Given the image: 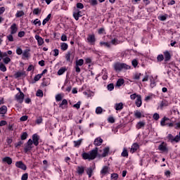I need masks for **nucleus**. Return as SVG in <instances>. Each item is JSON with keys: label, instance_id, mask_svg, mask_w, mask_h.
I'll return each mask as SVG.
<instances>
[{"label": "nucleus", "instance_id": "obj_1", "mask_svg": "<svg viewBox=\"0 0 180 180\" xmlns=\"http://www.w3.org/2000/svg\"><path fill=\"white\" fill-rule=\"evenodd\" d=\"M98 148H95L89 153H83L82 157L84 160H89V161H92V160H95L96 157H98V158H103L107 157L108 154H109L108 147L103 149V153L102 155L98 154Z\"/></svg>", "mask_w": 180, "mask_h": 180}, {"label": "nucleus", "instance_id": "obj_2", "mask_svg": "<svg viewBox=\"0 0 180 180\" xmlns=\"http://www.w3.org/2000/svg\"><path fill=\"white\" fill-rule=\"evenodd\" d=\"M114 68L115 71H122V70H130V66L126 63H115Z\"/></svg>", "mask_w": 180, "mask_h": 180}, {"label": "nucleus", "instance_id": "obj_3", "mask_svg": "<svg viewBox=\"0 0 180 180\" xmlns=\"http://www.w3.org/2000/svg\"><path fill=\"white\" fill-rule=\"evenodd\" d=\"M32 148H33V141L29 139L27 143H25L24 151L25 153H29V151L32 150Z\"/></svg>", "mask_w": 180, "mask_h": 180}, {"label": "nucleus", "instance_id": "obj_4", "mask_svg": "<svg viewBox=\"0 0 180 180\" xmlns=\"http://www.w3.org/2000/svg\"><path fill=\"white\" fill-rule=\"evenodd\" d=\"M73 18L75 20H79V18H82V12L79 9L75 8L73 10Z\"/></svg>", "mask_w": 180, "mask_h": 180}, {"label": "nucleus", "instance_id": "obj_5", "mask_svg": "<svg viewBox=\"0 0 180 180\" xmlns=\"http://www.w3.org/2000/svg\"><path fill=\"white\" fill-rule=\"evenodd\" d=\"M15 99L18 102V103H22L23 99H25V94H23V92L18 93L15 96Z\"/></svg>", "mask_w": 180, "mask_h": 180}, {"label": "nucleus", "instance_id": "obj_6", "mask_svg": "<svg viewBox=\"0 0 180 180\" xmlns=\"http://www.w3.org/2000/svg\"><path fill=\"white\" fill-rule=\"evenodd\" d=\"M87 43H89V44H95V41H96V38L95 37V34H90L88 35L87 38Z\"/></svg>", "mask_w": 180, "mask_h": 180}, {"label": "nucleus", "instance_id": "obj_7", "mask_svg": "<svg viewBox=\"0 0 180 180\" xmlns=\"http://www.w3.org/2000/svg\"><path fill=\"white\" fill-rule=\"evenodd\" d=\"M75 55L72 51H68V53L65 55V58L68 63H71L72 60H74Z\"/></svg>", "mask_w": 180, "mask_h": 180}, {"label": "nucleus", "instance_id": "obj_8", "mask_svg": "<svg viewBox=\"0 0 180 180\" xmlns=\"http://www.w3.org/2000/svg\"><path fill=\"white\" fill-rule=\"evenodd\" d=\"M15 167H17V168L22 169L23 171H26V169H27V167H26V165H25L24 162L22 161L16 162Z\"/></svg>", "mask_w": 180, "mask_h": 180}, {"label": "nucleus", "instance_id": "obj_9", "mask_svg": "<svg viewBox=\"0 0 180 180\" xmlns=\"http://www.w3.org/2000/svg\"><path fill=\"white\" fill-rule=\"evenodd\" d=\"M158 150H160V151H162L163 153H168V148L167 147V143H165V142H162L158 146Z\"/></svg>", "mask_w": 180, "mask_h": 180}, {"label": "nucleus", "instance_id": "obj_10", "mask_svg": "<svg viewBox=\"0 0 180 180\" xmlns=\"http://www.w3.org/2000/svg\"><path fill=\"white\" fill-rule=\"evenodd\" d=\"M11 34H15V33L18 32V25H16V23H13L11 27Z\"/></svg>", "mask_w": 180, "mask_h": 180}, {"label": "nucleus", "instance_id": "obj_11", "mask_svg": "<svg viewBox=\"0 0 180 180\" xmlns=\"http://www.w3.org/2000/svg\"><path fill=\"white\" fill-rule=\"evenodd\" d=\"M102 143H103V139H102L101 137L96 138L94 141V144L96 146V147L102 146Z\"/></svg>", "mask_w": 180, "mask_h": 180}, {"label": "nucleus", "instance_id": "obj_12", "mask_svg": "<svg viewBox=\"0 0 180 180\" xmlns=\"http://www.w3.org/2000/svg\"><path fill=\"white\" fill-rule=\"evenodd\" d=\"M35 39L38 43V46H43L44 44V39L39 35H35Z\"/></svg>", "mask_w": 180, "mask_h": 180}, {"label": "nucleus", "instance_id": "obj_13", "mask_svg": "<svg viewBox=\"0 0 180 180\" xmlns=\"http://www.w3.org/2000/svg\"><path fill=\"white\" fill-rule=\"evenodd\" d=\"M135 104L137 108H140L141 105H143V102L141 101V96L137 95L136 100L135 101Z\"/></svg>", "mask_w": 180, "mask_h": 180}, {"label": "nucleus", "instance_id": "obj_14", "mask_svg": "<svg viewBox=\"0 0 180 180\" xmlns=\"http://www.w3.org/2000/svg\"><path fill=\"white\" fill-rule=\"evenodd\" d=\"M163 54H164L165 63H167V61H169V60H171V53H169V51H166L163 52Z\"/></svg>", "mask_w": 180, "mask_h": 180}, {"label": "nucleus", "instance_id": "obj_15", "mask_svg": "<svg viewBox=\"0 0 180 180\" xmlns=\"http://www.w3.org/2000/svg\"><path fill=\"white\" fill-rule=\"evenodd\" d=\"M32 144H34L36 146H39V135L34 134L32 136Z\"/></svg>", "mask_w": 180, "mask_h": 180}, {"label": "nucleus", "instance_id": "obj_16", "mask_svg": "<svg viewBox=\"0 0 180 180\" xmlns=\"http://www.w3.org/2000/svg\"><path fill=\"white\" fill-rule=\"evenodd\" d=\"M139 147L140 146H139V143H134L131 147L130 153H131V154L136 153V151L137 150L138 148H139Z\"/></svg>", "mask_w": 180, "mask_h": 180}, {"label": "nucleus", "instance_id": "obj_17", "mask_svg": "<svg viewBox=\"0 0 180 180\" xmlns=\"http://www.w3.org/2000/svg\"><path fill=\"white\" fill-rule=\"evenodd\" d=\"M67 106H68V101L67 99H63L61 103L59 105V108L61 109H66Z\"/></svg>", "mask_w": 180, "mask_h": 180}, {"label": "nucleus", "instance_id": "obj_18", "mask_svg": "<svg viewBox=\"0 0 180 180\" xmlns=\"http://www.w3.org/2000/svg\"><path fill=\"white\" fill-rule=\"evenodd\" d=\"M144 126H146V122L144 121H141L136 124V128L138 130H140V129H144Z\"/></svg>", "mask_w": 180, "mask_h": 180}, {"label": "nucleus", "instance_id": "obj_19", "mask_svg": "<svg viewBox=\"0 0 180 180\" xmlns=\"http://www.w3.org/2000/svg\"><path fill=\"white\" fill-rule=\"evenodd\" d=\"M167 139L170 141V143H174V141L176 143V136L174 137L171 134L167 136Z\"/></svg>", "mask_w": 180, "mask_h": 180}, {"label": "nucleus", "instance_id": "obj_20", "mask_svg": "<svg viewBox=\"0 0 180 180\" xmlns=\"http://www.w3.org/2000/svg\"><path fill=\"white\" fill-rule=\"evenodd\" d=\"M3 162H6L8 165H11L12 164V158L10 157H5L2 159Z\"/></svg>", "mask_w": 180, "mask_h": 180}, {"label": "nucleus", "instance_id": "obj_21", "mask_svg": "<svg viewBox=\"0 0 180 180\" xmlns=\"http://www.w3.org/2000/svg\"><path fill=\"white\" fill-rule=\"evenodd\" d=\"M77 172L79 174V175H82V174L85 172V168H84L82 166H79L77 168Z\"/></svg>", "mask_w": 180, "mask_h": 180}, {"label": "nucleus", "instance_id": "obj_22", "mask_svg": "<svg viewBox=\"0 0 180 180\" xmlns=\"http://www.w3.org/2000/svg\"><path fill=\"white\" fill-rule=\"evenodd\" d=\"M8 112V108L6 105H3L0 108V115H5Z\"/></svg>", "mask_w": 180, "mask_h": 180}, {"label": "nucleus", "instance_id": "obj_23", "mask_svg": "<svg viewBox=\"0 0 180 180\" xmlns=\"http://www.w3.org/2000/svg\"><path fill=\"white\" fill-rule=\"evenodd\" d=\"M60 49L63 51H65L68 49V44L67 43L63 42L60 44Z\"/></svg>", "mask_w": 180, "mask_h": 180}, {"label": "nucleus", "instance_id": "obj_24", "mask_svg": "<svg viewBox=\"0 0 180 180\" xmlns=\"http://www.w3.org/2000/svg\"><path fill=\"white\" fill-rule=\"evenodd\" d=\"M86 172L87 175H89V178H91V176H92V174L94 172V169H92V167H89L86 169Z\"/></svg>", "mask_w": 180, "mask_h": 180}, {"label": "nucleus", "instance_id": "obj_25", "mask_svg": "<svg viewBox=\"0 0 180 180\" xmlns=\"http://www.w3.org/2000/svg\"><path fill=\"white\" fill-rule=\"evenodd\" d=\"M65 71H67V68L65 67L60 68L58 71V75H63V74H64Z\"/></svg>", "mask_w": 180, "mask_h": 180}, {"label": "nucleus", "instance_id": "obj_26", "mask_svg": "<svg viewBox=\"0 0 180 180\" xmlns=\"http://www.w3.org/2000/svg\"><path fill=\"white\" fill-rule=\"evenodd\" d=\"M167 120H169V119L166 117H163L160 122L161 126H167Z\"/></svg>", "mask_w": 180, "mask_h": 180}, {"label": "nucleus", "instance_id": "obj_27", "mask_svg": "<svg viewBox=\"0 0 180 180\" xmlns=\"http://www.w3.org/2000/svg\"><path fill=\"white\" fill-rule=\"evenodd\" d=\"M115 108L116 110H122V109H123V103H116Z\"/></svg>", "mask_w": 180, "mask_h": 180}, {"label": "nucleus", "instance_id": "obj_28", "mask_svg": "<svg viewBox=\"0 0 180 180\" xmlns=\"http://www.w3.org/2000/svg\"><path fill=\"white\" fill-rule=\"evenodd\" d=\"M75 65H77L79 67L84 65V59H79L76 60Z\"/></svg>", "mask_w": 180, "mask_h": 180}, {"label": "nucleus", "instance_id": "obj_29", "mask_svg": "<svg viewBox=\"0 0 180 180\" xmlns=\"http://www.w3.org/2000/svg\"><path fill=\"white\" fill-rule=\"evenodd\" d=\"M100 46L101 47L104 46V47H108V49H110V43H109V42L101 41L100 42Z\"/></svg>", "mask_w": 180, "mask_h": 180}, {"label": "nucleus", "instance_id": "obj_30", "mask_svg": "<svg viewBox=\"0 0 180 180\" xmlns=\"http://www.w3.org/2000/svg\"><path fill=\"white\" fill-rule=\"evenodd\" d=\"M108 167L105 166L101 169V174H102V175H106L108 174Z\"/></svg>", "mask_w": 180, "mask_h": 180}, {"label": "nucleus", "instance_id": "obj_31", "mask_svg": "<svg viewBox=\"0 0 180 180\" xmlns=\"http://www.w3.org/2000/svg\"><path fill=\"white\" fill-rule=\"evenodd\" d=\"M123 84H124V79H119L117 81V86H122V85H123Z\"/></svg>", "mask_w": 180, "mask_h": 180}, {"label": "nucleus", "instance_id": "obj_32", "mask_svg": "<svg viewBox=\"0 0 180 180\" xmlns=\"http://www.w3.org/2000/svg\"><path fill=\"white\" fill-rule=\"evenodd\" d=\"M51 18V14H49L47 17L42 22L43 26H44V25H46V23H47L49 20H50Z\"/></svg>", "mask_w": 180, "mask_h": 180}, {"label": "nucleus", "instance_id": "obj_33", "mask_svg": "<svg viewBox=\"0 0 180 180\" xmlns=\"http://www.w3.org/2000/svg\"><path fill=\"white\" fill-rule=\"evenodd\" d=\"M169 105V103L167 101H162V103H160V109H162V108L165 107V106H168Z\"/></svg>", "mask_w": 180, "mask_h": 180}, {"label": "nucleus", "instance_id": "obj_34", "mask_svg": "<svg viewBox=\"0 0 180 180\" xmlns=\"http://www.w3.org/2000/svg\"><path fill=\"white\" fill-rule=\"evenodd\" d=\"M122 157H129V153L127 152V149L126 148H123V151L121 153Z\"/></svg>", "mask_w": 180, "mask_h": 180}, {"label": "nucleus", "instance_id": "obj_35", "mask_svg": "<svg viewBox=\"0 0 180 180\" xmlns=\"http://www.w3.org/2000/svg\"><path fill=\"white\" fill-rule=\"evenodd\" d=\"M25 15V12H23V11H17L15 16L17 18H22V16Z\"/></svg>", "mask_w": 180, "mask_h": 180}, {"label": "nucleus", "instance_id": "obj_36", "mask_svg": "<svg viewBox=\"0 0 180 180\" xmlns=\"http://www.w3.org/2000/svg\"><path fill=\"white\" fill-rule=\"evenodd\" d=\"M141 75V73L140 72H136L134 74L133 79H140V77Z\"/></svg>", "mask_w": 180, "mask_h": 180}, {"label": "nucleus", "instance_id": "obj_37", "mask_svg": "<svg viewBox=\"0 0 180 180\" xmlns=\"http://www.w3.org/2000/svg\"><path fill=\"white\" fill-rule=\"evenodd\" d=\"M157 61L161 63V61H164V55L160 54L157 56Z\"/></svg>", "mask_w": 180, "mask_h": 180}, {"label": "nucleus", "instance_id": "obj_38", "mask_svg": "<svg viewBox=\"0 0 180 180\" xmlns=\"http://www.w3.org/2000/svg\"><path fill=\"white\" fill-rule=\"evenodd\" d=\"M0 70L2 71V72H6V66H5V65H4L2 63H0Z\"/></svg>", "mask_w": 180, "mask_h": 180}, {"label": "nucleus", "instance_id": "obj_39", "mask_svg": "<svg viewBox=\"0 0 180 180\" xmlns=\"http://www.w3.org/2000/svg\"><path fill=\"white\" fill-rule=\"evenodd\" d=\"M29 57V51L25 50L22 52V58H27Z\"/></svg>", "mask_w": 180, "mask_h": 180}, {"label": "nucleus", "instance_id": "obj_40", "mask_svg": "<svg viewBox=\"0 0 180 180\" xmlns=\"http://www.w3.org/2000/svg\"><path fill=\"white\" fill-rule=\"evenodd\" d=\"M102 112H103V109H102V108L101 107H97L96 109V113L97 115H101V113H102Z\"/></svg>", "mask_w": 180, "mask_h": 180}, {"label": "nucleus", "instance_id": "obj_41", "mask_svg": "<svg viewBox=\"0 0 180 180\" xmlns=\"http://www.w3.org/2000/svg\"><path fill=\"white\" fill-rule=\"evenodd\" d=\"M135 117H137V119H140L141 117V112L140 111H136L134 112Z\"/></svg>", "mask_w": 180, "mask_h": 180}, {"label": "nucleus", "instance_id": "obj_42", "mask_svg": "<svg viewBox=\"0 0 180 180\" xmlns=\"http://www.w3.org/2000/svg\"><path fill=\"white\" fill-rule=\"evenodd\" d=\"M81 143H82V141L81 140L75 141H74L75 147H79V146H81Z\"/></svg>", "mask_w": 180, "mask_h": 180}, {"label": "nucleus", "instance_id": "obj_43", "mask_svg": "<svg viewBox=\"0 0 180 180\" xmlns=\"http://www.w3.org/2000/svg\"><path fill=\"white\" fill-rule=\"evenodd\" d=\"M63 100V96L61 94H58L56 96V101L57 102H60V101Z\"/></svg>", "mask_w": 180, "mask_h": 180}, {"label": "nucleus", "instance_id": "obj_44", "mask_svg": "<svg viewBox=\"0 0 180 180\" xmlns=\"http://www.w3.org/2000/svg\"><path fill=\"white\" fill-rule=\"evenodd\" d=\"M33 23L36 25H38V26H41V21H40V20L39 19H35L34 21H33Z\"/></svg>", "mask_w": 180, "mask_h": 180}, {"label": "nucleus", "instance_id": "obj_45", "mask_svg": "<svg viewBox=\"0 0 180 180\" xmlns=\"http://www.w3.org/2000/svg\"><path fill=\"white\" fill-rule=\"evenodd\" d=\"M90 5H92V6H95L96 5H98V0H89Z\"/></svg>", "mask_w": 180, "mask_h": 180}, {"label": "nucleus", "instance_id": "obj_46", "mask_svg": "<svg viewBox=\"0 0 180 180\" xmlns=\"http://www.w3.org/2000/svg\"><path fill=\"white\" fill-rule=\"evenodd\" d=\"M4 64H9L11 63V58L9 57H6L3 59Z\"/></svg>", "mask_w": 180, "mask_h": 180}, {"label": "nucleus", "instance_id": "obj_47", "mask_svg": "<svg viewBox=\"0 0 180 180\" xmlns=\"http://www.w3.org/2000/svg\"><path fill=\"white\" fill-rule=\"evenodd\" d=\"M117 178H119V174H117L116 173L111 174V179L117 180Z\"/></svg>", "mask_w": 180, "mask_h": 180}, {"label": "nucleus", "instance_id": "obj_48", "mask_svg": "<svg viewBox=\"0 0 180 180\" xmlns=\"http://www.w3.org/2000/svg\"><path fill=\"white\" fill-rule=\"evenodd\" d=\"M41 12V10H40L39 8H34L33 11V14L34 15H39Z\"/></svg>", "mask_w": 180, "mask_h": 180}, {"label": "nucleus", "instance_id": "obj_49", "mask_svg": "<svg viewBox=\"0 0 180 180\" xmlns=\"http://www.w3.org/2000/svg\"><path fill=\"white\" fill-rule=\"evenodd\" d=\"M23 53V51L20 48H17L16 49V54H18V56H21V54Z\"/></svg>", "mask_w": 180, "mask_h": 180}, {"label": "nucleus", "instance_id": "obj_50", "mask_svg": "<svg viewBox=\"0 0 180 180\" xmlns=\"http://www.w3.org/2000/svg\"><path fill=\"white\" fill-rule=\"evenodd\" d=\"M23 75H24V73L22 72H17L15 74V78H20V77H22Z\"/></svg>", "mask_w": 180, "mask_h": 180}, {"label": "nucleus", "instance_id": "obj_51", "mask_svg": "<svg viewBox=\"0 0 180 180\" xmlns=\"http://www.w3.org/2000/svg\"><path fill=\"white\" fill-rule=\"evenodd\" d=\"M29 178V174L27 173H25L22 175L21 180H27Z\"/></svg>", "mask_w": 180, "mask_h": 180}, {"label": "nucleus", "instance_id": "obj_52", "mask_svg": "<svg viewBox=\"0 0 180 180\" xmlns=\"http://www.w3.org/2000/svg\"><path fill=\"white\" fill-rule=\"evenodd\" d=\"M76 6V9H84V4H82V3H77Z\"/></svg>", "mask_w": 180, "mask_h": 180}, {"label": "nucleus", "instance_id": "obj_53", "mask_svg": "<svg viewBox=\"0 0 180 180\" xmlns=\"http://www.w3.org/2000/svg\"><path fill=\"white\" fill-rule=\"evenodd\" d=\"M107 88L108 91H113V89H115V86L113 85V84H110L107 86Z\"/></svg>", "mask_w": 180, "mask_h": 180}, {"label": "nucleus", "instance_id": "obj_54", "mask_svg": "<svg viewBox=\"0 0 180 180\" xmlns=\"http://www.w3.org/2000/svg\"><path fill=\"white\" fill-rule=\"evenodd\" d=\"M26 139H27V132H24L21 135V140H26Z\"/></svg>", "mask_w": 180, "mask_h": 180}, {"label": "nucleus", "instance_id": "obj_55", "mask_svg": "<svg viewBox=\"0 0 180 180\" xmlns=\"http://www.w3.org/2000/svg\"><path fill=\"white\" fill-rule=\"evenodd\" d=\"M81 107V101H78L76 104L73 105V108H75L76 109H79Z\"/></svg>", "mask_w": 180, "mask_h": 180}, {"label": "nucleus", "instance_id": "obj_56", "mask_svg": "<svg viewBox=\"0 0 180 180\" xmlns=\"http://www.w3.org/2000/svg\"><path fill=\"white\" fill-rule=\"evenodd\" d=\"M42 122H43V118H42L41 117H39L36 120V123H37V124H40Z\"/></svg>", "mask_w": 180, "mask_h": 180}, {"label": "nucleus", "instance_id": "obj_57", "mask_svg": "<svg viewBox=\"0 0 180 180\" xmlns=\"http://www.w3.org/2000/svg\"><path fill=\"white\" fill-rule=\"evenodd\" d=\"M41 75L39 74L37 75L34 77V81H39L40 79V78H41Z\"/></svg>", "mask_w": 180, "mask_h": 180}, {"label": "nucleus", "instance_id": "obj_58", "mask_svg": "<svg viewBox=\"0 0 180 180\" xmlns=\"http://www.w3.org/2000/svg\"><path fill=\"white\" fill-rule=\"evenodd\" d=\"M131 63H132V65L134 68H136V67H137V65H139V62H137V60H136V59H134Z\"/></svg>", "mask_w": 180, "mask_h": 180}, {"label": "nucleus", "instance_id": "obj_59", "mask_svg": "<svg viewBox=\"0 0 180 180\" xmlns=\"http://www.w3.org/2000/svg\"><path fill=\"white\" fill-rule=\"evenodd\" d=\"M53 53H54L53 54L54 57H57L58 54H60V51H58V49H54Z\"/></svg>", "mask_w": 180, "mask_h": 180}, {"label": "nucleus", "instance_id": "obj_60", "mask_svg": "<svg viewBox=\"0 0 180 180\" xmlns=\"http://www.w3.org/2000/svg\"><path fill=\"white\" fill-rule=\"evenodd\" d=\"M37 96H43V91L39 89L37 91Z\"/></svg>", "mask_w": 180, "mask_h": 180}, {"label": "nucleus", "instance_id": "obj_61", "mask_svg": "<svg viewBox=\"0 0 180 180\" xmlns=\"http://www.w3.org/2000/svg\"><path fill=\"white\" fill-rule=\"evenodd\" d=\"M160 20L164 21V20H167V15H160L159 17Z\"/></svg>", "mask_w": 180, "mask_h": 180}, {"label": "nucleus", "instance_id": "obj_62", "mask_svg": "<svg viewBox=\"0 0 180 180\" xmlns=\"http://www.w3.org/2000/svg\"><path fill=\"white\" fill-rule=\"evenodd\" d=\"M20 120L21 122H26V120H27V115H24V116L21 117L20 118Z\"/></svg>", "mask_w": 180, "mask_h": 180}, {"label": "nucleus", "instance_id": "obj_63", "mask_svg": "<svg viewBox=\"0 0 180 180\" xmlns=\"http://www.w3.org/2000/svg\"><path fill=\"white\" fill-rule=\"evenodd\" d=\"M8 41H13V36H12V34H9L8 37Z\"/></svg>", "mask_w": 180, "mask_h": 180}, {"label": "nucleus", "instance_id": "obj_64", "mask_svg": "<svg viewBox=\"0 0 180 180\" xmlns=\"http://www.w3.org/2000/svg\"><path fill=\"white\" fill-rule=\"evenodd\" d=\"M25 36V31H20L18 32V37H23Z\"/></svg>", "mask_w": 180, "mask_h": 180}]
</instances>
